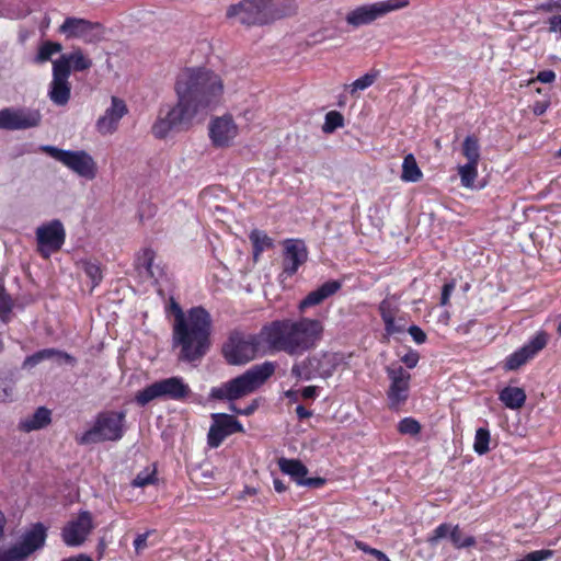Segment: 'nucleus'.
<instances>
[{
    "label": "nucleus",
    "mask_w": 561,
    "mask_h": 561,
    "mask_svg": "<svg viewBox=\"0 0 561 561\" xmlns=\"http://www.w3.org/2000/svg\"><path fill=\"white\" fill-rule=\"evenodd\" d=\"M126 412H100L92 424L79 438V444L93 445L104 442L119 440L125 433Z\"/></svg>",
    "instance_id": "nucleus-6"
},
{
    "label": "nucleus",
    "mask_w": 561,
    "mask_h": 561,
    "mask_svg": "<svg viewBox=\"0 0 561 561\" xmlns=\"http://www.w3.org/2000/svg\"><path fill=\"white\" fill-rule=\"evenodd\" d=\"M462 153L469 163L479 164L480 160V146L478 139L473 136H467L462 144Z\"/></svg>",
    "instance_id": "nucleus-32"
},
{
    "label": "nucleus",
    "mask_w": 561,
    "mask_h": 561,
    "mask_svg": "<svg viewBox=\"0 0 561 561\" xmlns=\"http://www.w3.org/2000/svg\"><path fill=\"white\" fill-rule=\"evenodd\" d=\"M46 538L47 528L36 523L22 534L18 542L0 546V561H26L45 546Z\"/></svg>",
    "instance_id": "nucleus-9"
},
{
    "label": "nucleus",
    "mask_w": 561,
    "mask_h": 561,
    "mask_svg": "<svg viewBox=\"0 0 561 561\" xmlns=\"http://www.w3.org/2000/svg\"><path fill=\"white\" fill-rule=\"evenodd\" d=\"M383 322H385V330L390 335L396 334V333H400V332H402L404 330L403 327L396 324L394 318L388 319V320H386Z\"/></svg>",
    "instance_id": "nucleus-51"
},
{
    "label": "nucleus",
    "mask_w": 561,
    "mask_h": 561,
    "mask_svg": "<svg viewBox=\"0 0 561 561\" xmlns=\"http://www.w3.org/2000/svg\"><path fill=\"white\" fill-rule=\"evenodd\" d=\"M157 481L156 470L145 469L137 473L131 482L135 488H144L150 484H154Z\"/></svg>",
    "instance_id": "nucleus-43"
},
{
    "label": "nucleus",
    "mask_w": 561,
    "mask_h": 561,
    "mask_svg": "<svg viewBox=\"0 0 561 561\" xmlns=\"http://www.w3.org/2000/svg\"><path fill=\"white\" fill-rule=\"evenodd\" d=\"M342 288L340 280H329L310 291L298 305V310L305 312L311 307L321 305L325 299L335 295Z\"/></svg>",
    "instance_id": "nucleus-25"
},
{
    "label": "nucleus",
    "mask_w": 561,
    "mask_h": 561,
    "mask_svg": "<svg viewBox=\"0 0 561 561\" xmlns=\"http://www.w3.org/2000/svg\"><path fill=\"white\" fill-rule=\"evenodd\" d=\"M387 375L390 386L387 391L390 409H398L409 397L411 375L402 367H388Z\"/></svg>",
    "instance_id": "nucleus-17"
},
{
    "label": "nucleus",
    "mask_w": 561,
    "mask_h": 561,
    "mask_svg": "<svg viewBox=\"0 0 561 561\" xmlns=\"http://www.w3.org/2000/svg\"><path fill=\"white\" fill-rule=\"evenodd\" d=\"M191 392V387L183 377L172 376L157 380L138 391L135 396V401L140 407H145L157 399L184 401L190 397Z\"/></svg>",
    "instance_id": "nucleus-8"
},
{
    "label": "nucleus",
    "mask_w": 561,
    "mask_h": 561,
    "mask_svg": "<svg viewBox=\"0 0 561 561\" xmlns=\"http://www.w3.org/2000/svg\"><path fill=\"white\" fill-rule=\"evenodd\" d=\"M59 32L67 38H78L87 44H96L105 37V27L101 23L75 16L66 18Z\"/></svg>",
    "instance_id": "nucleus-13"
},
{
    "label": "nucleus",
    "mask_w": 561,
    "mask_h": 561,
    "mask_svg": "<svg viewBox=\"0 0 561 561\" xmlns=\"http://www.w3.org/2000/svg\"><path fill=\"white\" fill-rule=\"evenodd\" d=\"M419 354L417 352H409L405 354L401 360L407 365L408 368H414L419 363Z\"/></svg>",
    "instance_id": "nucleus-50"
},
{
    "label": "nucleus",
    "mask_w": 561,
    "mask_h": 561,
    "mask_svg": "<svg viewBox=\"0 0 561 561\" xmlns=\"http://www.w3.org/2000/svg\"><path fill=\"white\" fill-rule=\"evenodd\" d=\"M16 376L12 370L0 373V402H11L15 397Z\"/></svg>",
    "instance_id": "nucleus-29"
},
{
    "label": "nucleus",
    "mask_w": 561,
    "mask_h": 561,
    "mask_svg": "<svg viewBox=\"0 0 561 561\" xmlns=\"http://www.w3.org/2000/svg\"><path fill=\"white\" fill-rule=\"evenodd\" d=\"M301 396L304 399H313L318 396V387L308 386L301 390Z\"/></svg>",
    "instance_id": "nucleus-55"
},
{
    "label": "nucleus",
    "mask_w": 561,
    "mask_h": 561,
    "mask_svg": "<svg viewBox=\"0 0 561 561\" xmlns=\"http://www.w3.org/2000/svg\"><path fill=\"white\" fill-rule=\"evenodd\" d=\"M64 561H92V559L87 557V556H84V554H80V556L75 557V558L66 559Z\"/></svg>",
    "instance_id": "nucleus-60"
},
{
    "label": "nucleus",
    "mask_w": 561,
    "mask_h": 561,
    "mask_svg": "<svg viewBox=\"0 0 561 561\" xmlns=\"http://www.w3.org/2000/svg\"><path fill=\"white\" fill-rule=\"evenodd\" d=\"M276 365L273 362H264L252 366L242 375L213 387L209 391V400L229 401V409L240 415L253 414L257 407V400H253L243 409H238L233 401L247 397L259 389L275 371Z\"/></svg>",
    "instance_id": "nucleus-4"
},
{
    "label": "nucleus",
    "mask_w": 561,
    "mask_h": 561,
    "mask_svg": "<svg viewBox=\"0 0 561 561\" xmlns=\"http://www.w3.org/2000/svg\"><path fill=\"white\" fill-rule=\"evenodd\" d=\"M273 485H274L275 491L278 493H283L287 489L285 483L279 479H274Z\"/></svg>",
    "instance_id": "nucleus-57"
},
{
    "label": "nucleus",
    "mask_w": 561,
    "mask_h": 561,
    "mask_svg": "<svg viewBox=\"0 0 561 561\" xmlns=\"http://www.w3.org/2000/svg\"><path fill=\"white\" fill-rule=\"evenodd\" d=\"M547 110V105L546 104H542V103H537L535 106H534V113L536 115H542Z\"/></svg>",
    "instance_id": "nucleus-59"
},
{
    "label": "nucleus",
    "mask_w": 561,
    "mask_h": 561,
    "mask_svg": "<svg viewBox=\"0 0 561 561\" xmlns=\"http://www.w3.org/2000/svg\"><path fill=\"white\" fill-rule=\"evenodd\" d=\"M499 398L506 408L518 410L525 404L526 393L519 387H505Z\"/></svg>",
    "instance_id": "nucleus-28"
},
{
    "label": "nucleus",
    "mask_w": 561,
    "mask_h": 561,
    "mask_svg": "<svg viewBox=\"0 0 561 561\" xmlns=\"http://www.w3.org/2000/svg\"><path fill=\"white\" fill-rule=\"evenodd\" d=\"M537 11L556 12L561 11V0H549L537 5Z\"/></svg>",
    "instance_id": "nucleus-46"
},
{
    "label": "nucleus",
    "mask_w": 561,
    "mask_h": 561,
    "mask_svg": "<svg viewBox=\"0 0 561 561\" xmlns=\"http://www.w3.org/2000/svg\"><path fill=\"white\" fill-rule=\"evenodd\" d=\"M148 535V533L138 535L137 538L134 540V547L137 552H140L141 550L147 548Z\"/></svg>",
    "instance_id": "nucleus-53"
},
{
    "label": "nucleus",
    "mask_w": 561,
    "mask_h": 561,
    "mask_svg": "<svg viewBox=\"0 0 561 561\" xmlns=\"http://www.w3.org/2000/svg\"><path fill=\"white\" fill-rule=\"evenodd\" d=\"M37 250L45 259L59 251L66 240V231L60 220L54 219L36 228Z\"/></svg>",
    "instance_id": "nucleus-14"
},
{
    "label": "nucleus",
    "mask_w": 561,
    "mask_h": 561,
    "mask_svg": "<svg viewBox=\"0 0 561 561\" xmlns=\"http://www.w3.org/2000/svg\"><path fill=\"white\" fill-rule=\"evenodd\" d=\"M377 77H378V72H368V73H365L363 77L356 79L350 85L351 94L354 95L357 91H363V90L369 88L370 85L374 84Z\"/></svg>",
    "instance_id": "nucleus-40"
},
{
    "label": "nucleus",
    "mask_w": 561,
    "mask_h": 561,
    "mask_svg": "<svg viewBox=\"0 0 561 561\" xmlns=\"http://www.w3.org/2000/svg\"><path fill=\"white\" fill-rule=\"evenodd\" d=\"M409 0H383L355 8L346 14L347 24L358 27L367 25L391 12L409 7Z\"/></svg>",
    "instance_id": "nucleus-12"
},
{
    "label": "nucleus",
    "mask_w": 561,
    "mask_h": 561,
    "mask_svg": "<svg viewBox=\"0 0 561 561\" xmlns=\"http://www.w3.org/2000/svg\"><path fill=\"white\" fill-rule=\"evenodd\" d=\"M42 362H43V360H42V358H41V356H39V353H38V352H36V353L32 354L31 356H27V357L24 359V362H23V364H22V367H23L24 369H31V368L35 367L36 365H38V364H39V363H42Z\"/></svg>",
    "instance_id": "nucleus-49"
},
{
    "label": "nucleus",
    "mask_w": 561,
    "mask_h": 561,
    "mask_svg": "<svg viewBox=\"0 0 561 561\" xmlns=\"http://www.w3.org/2000/svg\"><path fill=\"white\" fill-rule=\"evenodd\" d=\"M344 118L341 113L331 111L325 115V121L322 127L324 133H333L336 128L342 127Z\"/></svg>",
    "instance_id": "nucleus-42"
},
{
    "label": "nucleus",
    "mask_w": 561,
    "mask_h": 561,
    "mask_svg": "<svg viewBox=\"0 0 561 561\" xmlns=\"http://www.w3.org/2000/svg\"><path fill=\"white\" fill-rule=\"evenodd\" d=\"M42 114L38 110L28 107H4L0 110V129L24 130L37 127Z\"/></svg>",
    "instance_id": "nucleus-15"
},
{
    "label": "nucleus",
    "mask_w": 561,
    "mask_h": 561,
    "mask_svg": "<svg viewBox=\"0 0 561 561\" xmlns=\"http://www.w3.org/2000/svg\"><path fill=\"white\" fill-rule=\"evenodd\" d=\"M548 343V335L546 332H538L527 344L518 351L511 354L505 360V368L515 370L522 365L531 359L539 351H541Z\"/></svg>",
    "instance_id": "nucleus-22"
},
{
    "label": "nucleus",
    "mask_w": 561,
    "mask_h": 561,
    "mask_svg": "<svg viewBox=\"0 0 561 561\" xmlns=\"http://www.w3.org/2000/svg\"><path fill=\"white\" fill-rule=\"evenodd\" d=\"M458 174L460 182L463 187L471 188L478 176V164L467 162L463 165L458 167Z\"/></svg>",
    "instance_id": "nucleus-33"
},
{
    "label": "nucleus",
    "mask_w": 561,
    "mask_h": 561,
    "mask_svg": "<svg viewBox=\"0 0 561 561\" xmlns=\"http://www.w3.org/2000/svg\"><path fill=\"white\" fill-rule=\"evenodd\" d=\"M456 287L455 282H449L443 286L442 290V297H440V305L446 306L449 302V298Z\"/></svg>",
    "instance_id": "nucleus-48"
},
{
    "label": "nucleus",
    "mask_w": 561,
    "mask_h": 561,
    "mask_svg": "<svg viewBox=\"0 0 561 561\" xmlns=\"http://www.w3.org/2000/svg\"><path fill=\"white\" fill-rule=\"evenodd\" d=\"M355 546L358 550H360L365 553H368V554H369V551H373V549H374V548L369 547L367 543L359 541V540L355 541Z\"/></svg>",
    "instance_id": "nucleus-58"
},
{
    "label": "nucleus",
    "mask_w": 561,
    "mask_h": 561,
    "mask_svg": "<svg viewBox=\"0 0 561 561\" xmlns=\"http://www.w3.org/2000/svg\"><path fill=\"white\" fill-rule=\"evenodd\" d=\"M213 424L209 427L207 440L208 445L217 448L224 439L233 433H243V425L232 415L226 413L211 414Z\"/></svg>",
    "instance_id": "nucleus-18"
},
{
    "label": "nucleus",
    "mask_w": 561,
    "mask_h": 561,
    "mask_svg": "<svg viewBox=\"0 0 561 561\" xmlns=\"http://www.w3.org/2000/svg\"><path fill=\"white\" fill-rule=\"evenodd\" d=\"M3 348H4L3 342H2V340H0V353L3 351Z\"/></svg>",
    "instance_id": "nucleus-63"
},
{
    "label": "nucleus",
    "mask_w": 561,
    "mask_h": 561,
    "mask_svg": "<svg viewBox=\"0 0 561 561\" xmlns=\"http://www.w3.org/2000/svg\"><path fill=\"white\" fill-rule=\"evenodd\" d=\"M61 49V44L46 41L39 46L35 60L39 64L48 61L54 54L60 53Z\"/></svg>",
    "instance_id": "nucleus-35"
},
{
    "label": "nucleus",
    "mask_w": 561,
    "mask_h": 561,
    "mask_svg": "<svg viewBox=\"0 0 561 561\" xmlns=\"http://www.w3.org/2000/svg\"><path fill=\"white\" fill-rule=\"evenodd\" d=\"M94 528L92 515L82 511L76 518L70 519L61 530L64 542L68 547L81 546Z\"/></svg>",
    "instance_id": "nucleus-16"
},
{
    "label": "nucleus",
    "mask_w": 561,
    "mask_h": 561,
    "mask_svg": "<svg viewBox=\"0 0 561 561\" xmlns=\"http://www.w3.org/2000/svg\"><path fill=\"white\" fill-rule=\"evenodd\" d=\"M369 554L374 556L378 561H379V559L385 558V553L382 551L378 550V549H375V548L373 549V551H369Z\"/></svg>",
    "instance_id": "nucleus-61"
},
{
    "label": "nucleus",
    "mask_w": 561,
    "mask_h": 561,
    "mask_svg": "<svg viewBox=\"0 0 561 561\" xmlns=\"http://www.w3.org/2000/svg\"><path fill=\"white\" fill-rule=\"evenodd\" d=\"M398 431L403 435L416 436L421 432V424L413 417H404L399 422Z\"/></svg>",
    "instance_id": "nucleus-41"
},
{
    "label": "nucleus",
    "mask_w": 561,
    "mask_h": 561,
    "mask_svg": "<svg viewBox=\"0 0 561 561\" xmlns=\"http://www.w3.org/2000/svg\"><path fill=\"white\" fill-rule=\"evenodd\" d=\"M70 75L60 66H53V78L48 85V98L53 104L65 106L71 96Z\"/></svg>",
    "instance_id": "nucleus-21"
},
{
    "label": "nucleus",
    "mask_w": 561,
    "mask_h": 561,
    "mask_svg": "<svg viewBox=\"0 0 561 561\" xmlns=\"http://www.w3.org/2000/svg\"><path fill=\"white\" fill-rule=\"evenodd\" d=\"M453 530H454L453 525L446 524V523L440 524L433 530V534L428 537L427 541L432 546H435L440 539L446 538V537L450 538Z\"/></svg>",
    "instance_id": "nucleus-44"
},
{
    "label": "nucleus",
    "mask_w": 561,
    "mask_h": 561,
    "mask_svg": "<svg viewBox=\"0 0 561 561\" xmlns=\"http://www.w3.org/2000/svg\"><path fill=\"white\" fill-rule=\"evenodd\" d=\"M336 365V358L333 354L321 352L295 363L290 373L300 380H311L316 377L327 379L333 375Z\"/></svg>",
    "instance_id": "nucleus-11"
},
{
    "label": "nucleus",
    "mask_w": 561,
    "mask_h": 561,
    "mask_svg": "<svg viewBox=\"0 0 561 561\" xmlns=\"http://www.w3.org/2000/svg\"><path fill=\"white\" fill-rule=\"evenodd\" d=\"M42 150L83 179L96 176V162L84 150H62L54 146H44Z\"/></svg>",
    "instance_id": "nucleus-10"
},
{
    "label": "nucleus",
    "mask_w": 561,
    "mask_h": 561,
    "mask_svg": "<svg viewBox=\"0 0 561 561\" xmlns=\"http://www.w3.org/2000/svg\"><path fill=\"white\" fill-rule=\"evenodd\" d=\"M308 257V251L305 243L300 240L288 239L284 242V262L283 272L287 276H293Z\"/></svg>",
    "instance_id": "nucleus-24"
},
{
    "label": "nucleus",
    "mask_w": 561,
    "mask_h": 561,
    "mask_svg": "<svg viewBox=\"0 0 561 561\" xmlns=\"http://www.w3.org/2000/svg\"><path fill=\"white\" fill-rule=\"evenodd\" d=\"M221 78L205 68H186L176 79V104L160 114L151 127L152 135L164 139L172 130L188 129L195 117L222 94Z\"/></svg>",
    "instance_id": "nucleus-1"
},
{
    "label": "nucleus",
    "mask_w": 561,
    "mask_h": 561,
    "mask_svg": "<svg viewBox=\"0 0 561 561\" xmlns=\"http://www.w3.org/2000/svg\"><path fill=\"white\" fill-rule=\"evenodd\" d=\"M556 79V73L552 70L540 71L537 76V80L542 83H551Z\"/></svg>",
    "instance_id": "nucleus-52"
},
{
    "label": "nucleus",
    "mask_w": 561,
    "mask_h": 561,
    "mask_svg": "<svg viewBox=\"0 0 561 561\" xmlns=\"http://www.w3.org/2000/svg\"><path fill=\"white\" fill-rule=\"evenodd\" d=\"M379 311H380V316L383 321H386L388 319H392L396 316V307L388 299H385L380 302Z\"/></svg>",
    "instance_id": "nucleus-45"
},
{
    "label": "nucleus",
    "mask_w": 561,
    "mask_h": 561,
    "mask_svg": "<svg viewBox=\"0 0 561 561\" xmlns=\"http://www.w3.org/2000/svg\"><path fill=\"white\" fill-rule=\"evenodd\" d=\"M324 325L318 319L301 317L272 321L262 328L266 348L300 356L314 350L323 337Z\"/></svg>",
    "instance_id": "nucleus-2"
},
{
    "label": "nucleus",
    "mask_w": 561,
    "mask_h": 561,
    "mask_svg": "<svg viewBox=\"0 0 561 561\" xmlns=\"http://www.w3.org/2000/svg\"><path fill=\"white\" fill-rule=\"evenodd\" d=\"M422 176V171L420 170L414 156L411 153L405 156L402 163L401 180L404 182H417Z\"/></svg>",
    "instance_id": "nucleus-30"
},
{
    "label": "nucleus",
    "mask_w": 561,
    "mask_h": 561,
    "mask_svg": "<svg viewBox=\"0 0 561 561\" xmlns=\"http://www.w3.org/2000/svg\"><path fill=\"white\" fill-rule=\"evenodd\" d=\"M128 107L124 100L112 96L111 105L98 118L95 123L96 131L102 136L113 135L117 131L122 118L127 115Z\"/></svg>",
    "instance_id": "nucleus-19"
},
{
    "label": "nucleus",
    "mask_w": 561,
    "mask_h": 561,
    "mask_svg": "<svg viewBox=\"0 0 561 561\" xmlns=\"http://www.w3.org/2000/svg\"><path fill=\"white\" fill-rule=\"evenodd\" d=\"M557 332L559 333V335H561V313L558 316Z\"/></svg>",
    "instance_id": "nucleus-62"
},
{
    "label": "nucleus",
    "mask_w": 561,
    "mask_h": 561,
    "mask_svg": "<svg viewBox=\"0 0 561 561\" xmlns=\"http://www.w3.org/2000/svg\"><path fill=\"white\" fill-rule=\"evenodd\" d=\"M50 416L51 413L48 409L39 407L32 415L21 420L19 428L26 433L41 430L50 423Z\"/></svg>",
    "instance_id": "nucleus-27"
},
{
    "label": "nucleus",
    "mask_w": 561,
    "mask_h": 561,
    "mask_svg": "<svg viewBox=\"0 0 561 561\" xmlns=\"http://www.w3.org/2000/svg\"><path fill=\"white\" fill-rule=\"evenodd\" d=\"M38 353L43 362L47 359H55L57 362L65 360L70 365H73L76 363V359L70 354L56 348H45L38 351Z\"/></svg>",
    "instance_id": "nucleus-38"
},
{
    "label": "nucleus",
    "mask_w": 561,
    "mask_h": 561,
    "mask_svg": "<svg viewBox=\"0 0 561 561\" xmlns=\"http://www.w3.org/2000/svg\"><path fill=\"white\" fill-rule=\"evenodd\" d=\"M252 244H253V255L254 259L257 260V257L261 255V253L273 247V240L270 238L264 231L254 229L251 231L249 236Z\"/></svg>",
    "instance_id": "nucleus-31"
},
{
    "label": "nucleus",
    "mask_w": 561,
    "mask_h": 561,
    "mask_svg": "<svg viewBox=\"0 0 561 561\" xmlns=\"http://www.w3.org/2000/svg\"><path fill=\"white\" fill-rule=\"evenodd\" d=\"M408 332L416 344H423L426 341L425 332L417 325H411Z\"/></svg>",
    "instance_id": "nucleus-47"
},
{
    "label": "nucleus",
    "mask_w": 561,
    "mask_h": 561,
    "mask_svg": "<svg viewBox=\"0 0 561 561\" xmlns=\"http://www.w3.org/2000/svg\"><path fill=\"white\" fill-rule=\"evenodd\" d=\"M290 12L288 0H240L227 8L226 16L245 26H264Z\"/></svg>",
    "instance_id": "nucleus-5"
},
{
    "label": "nucleus",
    "mask_w": 561,
    "mask_h": 561,
    "mask_svg": "<svg viewBox=\"0 0 561 561\" xmlns=\"http://www.w3.org/2000/svg\"><path fill=\"white\" fill-rule=\"evenodd\" d=\"M549 31L553 33H560L561 34V14L560 15H553L549 19Z\"/></svg>",
    "instance_id": "nucleus-54"
},
{
    "label": "nucleus",
    "mask_w": 561,
    "mask_h": 561,
    "mask_svg": "<svg viewBox=\"0 0 561 561\" xmlns=\"http://www.w3.org/2000/svg\"><path fill=\"white\" fill-rule=\"evenodd\" d=\"M296 413H297V416H298L299 419H301V420H302V419H307V417L311 416V412H310V411H308V410H307L305 407H302V405H298V407L296 408Z\"/></svg>",
    "instance_id": "nucleus-56"
},
{
    "label": "nucleus",
    "mask_w": 561,
    "mask_h": 561,
    "mask_svg": "<svg viewBox=\"0 0 561 561\" xmlns=\"http://www.w3.org/2000/svg\"><path fill=\"white\" fill-rule=\"evenodd\" d=\"M154 261V252L151 249H145L142 251L141 256L138 259V264L140 267H142L147 274L152 277L157 278L159 274V268L154 267L153 265Z\"/></svg>",
    "instance_id": "nucleus-36"
},
{
    "label": "nucleus",
    "mask_w": 561,
    "mask_h": 561,
    "mask_svg": "<svg viewBox=\"0 0 561 561\" xmlns=\"http://www.w3.org/2000/svg\"><path fill=\"white\" fill-rule=\"evenodd\" d=\"M387 560H390V559L386 554H385V558L379 559V561H387Z\"/></svg>",
    "instance_id": "nucleus-64"
},
{
    "label": "nucleus",
    "mask_w": 561,
    "mask_h": 561,
    "mask_svg": "<svg viewBox=\"0 0 561 561\" xmlns=\"http://www.w3.org/2000/svg\"><path fill=\"white\" fill-rule=\"evenodd\" d=\"M172 342L174 347H180L179 359L190 363L201 359L210 345L209 312L203 307H193L184 312L176 302H172Z\"/></svg>",
    "instance_id": "nucleus-3"
},
{
    "label": "nucleus",
    "mask_w": 561,
    "mask_h": 561,
    "mask_svg": "<svg viewBox=\"0 0 561 561\" xmlns=\"http://www.w3.org/2000/svg\"><path fill=\"white\" fill-rule=\"evenodd\" d=\"M53 66H60L71 75V70L84 71L92 67V60L85 56L81 48H77L70 54H64L53 61Z\"/></svg>",
    "instance_id": "nucleus-26"
},
{
    "label": "nucleus",
    "mask_w": 561,
    "mask_h": 561,
    "mask_svg": "<svg viewBox=\"0 0 561 561\" xmlns=\"http://www.w3.org/2000/svg\"><path fill=\"white\" fill-rule=\"evenodd\" d=\"M82 270L85 275L91 279L92 287H95L102 280L101 267L98 263L91 261H83L81 263Z\"/></svg>",
    "instance_id": "nucleus-39"
},
{
    "label": "nucleus",
    "mask_w": 561,
    "mask_h": 561,
    "mask_svg": "<svg viewBox=\"0 0 561 561\" xmlns=\"http://www.w3.org/2000/svg\"><path fill=\"white\" fill-rule=\"evenodd\" d=\"M278 467L280 471L288 474L298 485L320 488L324 484L323 478H306L308 473L307 467L298 459L279 458Z\"/></svg>",
    "instance_id": "nucleus-23"
},
{
    "label": "nucleus",
    "mask_w": 561,
    "mask_h": 561,
    "mask_svg": "<svg viewBox=\"0 0 561 561\" xmlns=\"http://www.w3.org/2000/svg\"><path fill=\"white\" fill-rule=\"evenodd\" d=\"M449 539L457 549L469 548L476 545L474 537L463 535L458 525L454 526V530Z\"/></svg>",
    "instance_id": "nucleus-37"
},
{
    "label": "nucleus",
    "mask_w": 561,
    "mask_h": 561,
    "mask_svg": "<svg viewBox=\"0 0 561 561\" xmlns=\"http://www.w3.org/2000/svg\"><path fill=\"white\" fill-rule=\"evenodd\" d=\"M270 352L266 348L262 330L257 334L233 332L222 346L225 359L230 365H244L253 360L257 354Z\"/></svg>",
    "instance_id": "nucleus-7"
},
{
    "label": "nucleus",
    "mask_w": 561,
    "mask_h": 561,
    "mask_svg": "<svg viewBox=\"0 0 561 561\" xmlns=\"http://www.w3.org/2000/svg\"><path fill=\"white\" fill-rule=\"evenodd\" d=\"M490 431L484 427H480L476 431L473 450L478 455H485L490 450Z\"/></svg>",
    "instance_id": "nucleus-34"
},
{
    "label": "nucleus",
    "mask_w": 561,
    "mask_h": 561,
    "mask_svg": "<svg viewBox=\"0 0 561 561\" xmlns=\"http://www.w3.org/2000/svg\"><path fill=\"white\" fill-rule=\"evenodd\" d=\"M209 138L215 147H228L238 136L239 128L229 115L216 117L209 123Z\"/></svg>",
    "instance_id": "nucleus-20"
}]
</instances>
